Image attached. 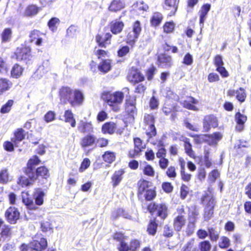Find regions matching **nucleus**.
I'll list each match as a JSON object with an SVG mask.
<instances>
[{"label":"nucleus","mask_w":251,"mask_h":251,"mask_svg":"<svg viewBox=\"0 0 251 251\" xmlns=\"http://www.w3.org/2000/svg\"><path fill=\"white\" fill-rule=\"evenodd\" d=\"M95 143V138L92 135H87L82 138L80 145L83 147H87L93 145Z\"/></svg>","instance_id":"obj_35"},{"label":"nucleus","mask_w":251,"mask_h":251,"mask_svg":"<svg viewBox=\"0 0 251 251\" xmlns=\"http://www.w3.org/2000/svg\"><path fill=\"white\" fill-rule=\"evenodd\" d=\"M202 201L206 203L204 210L214 211L215 201V200L211 196L206 195L204 196L202 199Z\"/></svg>","instance_id":"obj_24"},{"label":"nucleus","mask_w":251,"mask_h":251,"mask_svg":"<svg viewBox=\"0 0 251 251\" xmlns=\"http://www.w3.org/2000/svg\"><path fill=\"white\" fill-rule=\"evenodd\" d=\"M17 183L22 187L27 186L31 184L28 179L25 176H21L19 177Z\"/></svg>","instance_id":"obj_57"},{"label":"nucleus","mask_w":251,"mask_h":251,"mask_svg":"<svg viewBox=\"0 0 251 251\" xmlns=\"http://www.w3.org/2000/svg\"><path fill=\"white\" fill-rule=\"evenodd\" d=\"M23 69L18 64H15L11 71V75L12 77L17 78L22 74Z\"/></svg>","instance_id":"obj_39"},{"label":"nucleus","mask_w":251,"mask_h":251,"mask_svg":"<svg viewBox=\"0 0 251 251\" xmlns=\"http://www.w3.org/2000/svg\"><path fill=\"white\" fill-rule=\"evenodd\" d=\"M102 158L104 161L111 163L115 160V153L111 151H106L102 155Z\"/></svg>","instance_id":"obj_45"},{"label":"nucleus","mask_w":251,"mask_h":251,"mask_svg":"<svg viewBox=\"0 0 251 251\" xmlns=\"http://www.w3.org/2000/svg\"><path fill=\"white\" fill-rule=\"evenodd\" d=\"M11 36V30L10 28H6L2 33L1 37L3 42L8 41Z\"/></svg>","instance_id":"obj_59"},{"label":"nucleus","mask_w":251,"mask_h":251,"mask_svg":"<svg viewBox=\"0 0 251 251\" xmlns=\"http://www.w3.org/2000/svg\"><path fill=\"white\" fill-rule=\"evenodd\" d=\"M148 209L150 213H153L156 211L157 215L163 219L167 216V207L164 204H156L154 203H151L149 205Z\"/></svg>","instance_id":"obj_5"},{"label":"nucleus","mask_w":251,"mask_h":251,"mask_svg":"<svg viewBox=\"0 0 251 251\" xmlns=\"http://www.w3.org/2000/svg\"><path fill=\"white\" fill-rule=\"evenodd\" d=\"M176 110L175 106L174 104L171 105L170 101L166 100L164 105L162 108V111L166 115H168L171 113L173 111Z\"/></svg>","instance_id":"obj_41"},{"label":"nucleus","mask_w":251,"mask_h":251,"mask_svg":"<svg viewBox=\"0 0 251 251\" xmlns=\"http://www.w3.org/2000/svg\"><path fill=\"white\" fill-rule=\"evenodd\" d=\"M159 65L162 68H169L172 65V59L171 56L166 54H161L158 56Z\"/></svg>","instance_id":"obj_12"},{"label":"nucleus","mask_w":251,"mask_h":251,"mask_svg":"<svg viewBox=\"0 0 251 251\" xmlns=\"http://www.w3.org/2000/svg\"><path fill=\"white\" fill-rule=\"evenodd\" d=\"M149 182L148 181L143 180H140L138 182V197H142L149 188Z\"/></svg>","instance_id":"obj_28"},{"label":"nucleus","mask_w":251,"mask_h":251,"mask_svg":"<svg viewBox=\"0 0 251 251\" xmlns=\"http://www.w3.org/2000/svg\"><path fill=\"white\" fill-rule=\"evenodd\" d=\"M101 98L111 109L115 112H118L120 110V105L123 102L124 94L120 91L114 93L104 92L102 94Z\"/></svg>","instance_id":"obj_1"},{"label":"nucleus","mask_w":251,"mask_h":251,"mask_svg":"<svg viewBox=\"0 0 251 251\" xmlns=\"http://www.w3.org/2000/svg\"><path fill=\"white\" fill-rule=\"evenodd\" d=\"M124 174V171L122 170H118L116 171L112 176L111 183L114 187H116L119 184L123 179V175Z\"/></svg>","instance_id":"obj_29"},{"label":"nucleus","mask_w":251,"mask_h":251,"mask_svg":"<svg viewBox=\"0 0 251 251\" xmlns=\"http://www.w3.org/2000/svg\"><path fill=\"white\" fill-rule=\"evenodd\" d=\"M135 100L133 99L126 100L125 109L129 114H133L136 112Z\"/></svg>","instance_id":"obj_30"},{"label":"nucleus","mask_w":251,"mask_h":251,"mask_svg":"<svg viewBox=\"0 0 251 251\" xmlns=\"http://www.w3.org/2000/svg\"><path fill=\"white\" fill-rule=\"evenodd\" d=\"M128 80L133 83H138L144 80V77L136 70H132L127 76Z\"/></svg>","instance_id":"obj_16"},{"label":"nucleus","mask_w":251,"mask_h":251,"mask_svg":"<svg viewBox=\"0 0 251 251\" xmlns=\"http://www.w3.org/2000/svg\"><path fill=\"white\" fill-rule=\"evenodd\" d=\"M235 120L238 125L236 126V129L238 131L242 130L243 128V125L247 120V117L244 115L238 112L235 115Z\"/></svg>","instance_id":"obj_33"},{"label":"nucleus","mask_w":251,"mask_h":251,"mask_svg":"<svg viewBox=\"0 0 251 251\" xmlns=\"http://www.w3.org/2000/svg\"><path fill=\"white\" fill-rule=\"evenodd\" d=\"M222 137V134L219 132H217L212 134H204L197 136L195 141L198 144L206 142L209 145H216L218 142L221 140Z\"/></svg>","instance_id":"obj_2"},{"label":"nucleus","mask_w":251,"mask_h":251,"mask_svg":"<svg viewBox=\"0 0 251 251\" xmlns=\"http://www.w3.org/2000/svg\"><path fill=\"white\" fill-rule=\"evenodd\" d=\"M77 128L80 132L84 133L91 132L93 127L91 123L81 121L78 123Z\"/></svg>","instance_id":"obj_25"},{"label":"nucleus","mask_w":251,"mask_h":251,"mask_svg":"<svg viewBox=\"0 0 251 251\" xmlns=\"http://www.w3.org/2000/svg\"><path fill=\"white\" fill-rule=\"evenodd\" d=\"M117 128L116 124L113 122H108L102 126V131L103 133L113 134Z\"/></svg>","instance_id":"obj_32"},{"label":"nucleus","mask_w":251,"mask_h":251,"mask_svg":"<svg viewBox=\"0 0 251 251\" xmlns=\"http://www.w3.org/2000/svg\"><path fill=\"white\" fill-rule=\"evenodd\" d=\"M60 97L62 102L65 103L68 101L74 105L73 92L70 88L67 87L62 88L60 91Z\"/></svg>","instance_id":"obj_7"},{"label":"nucleus","mask_w":251,"mask_h":251,"mask_svg":"<svg viewBox=\"0 0 251 251\" xmlns=\"http://www.w3.org/2000/svg\"><path fill=\"white\" fill-rule=\"evenodd\" d=\"M25 130L22 128L17 129L14 133V137L11 139V141L14 143L15 147L18 146L19 142L25 138Z\"/></svg>","instance_id":"obj_21"},{"label":"nucleus","mask_w":251,"mask_h":251,"mask_svg":"<svg viewBox=\"0 0 251 251\" xmlns=\"http://www.w3.org/2000/svg\"><path fill=\"white\" fill-rule=\"evenodd\" d=\"M40 160L36 156L31 158L27 163V167L25 170V174L28 177H35V166L38 164Z\"/></svg>","instance_id":"obj_8"},{"label":"nucleus","mask_w":251,"mask_h":251,"mask_svg":"<svg viewBox=\"0 0 251 251\" xmlns=\"http://www.w3.org/2000/svg\"><path fill=\"white\" fill-rule=\"evenodd\" d=\"M23 202L27 206V208L29 210H36L38 207L34 203L33 201L31 198L28 197L27 193H23L22 195Z\"/></svg>","instance_id":"obj_22"},{"label":"nucleus","mask_w":251,"mask_h":251,"mask_svg":"<svg viewBox=\"0 0 251 251\" xmlns=\"http://www.w3.org/2000/svg\"><path fill=\"white\" fill-rule=\"evenodd\" d=\"M148 128L146 129V133L149 138H151L154 136L156 134V128L154 125H151L148 126Z\"/></svg>","instance_id":"obj_62"},{"label":"nucleus","mask_w":251,"mask_h":251,"mask_svg":"<svg viewBox=\"0 0 251 251\" xmlns=\"http://www.w3.org/2000/svg\"><path fill=\"white\" fill-rule=\"evenodd\" d=\"M20 213L18 209L14 206L9 207L5 212V217L8 223L15 224L19 219Z\"/></svg>","instance_id":"obj_6"},{"label":"nucleus","mask_w":251,"mask_h":251,"mask_svg":"<svg viewBox=\"0 0 251 251\" xmlns=\"http://www.w3.org/2000/svg\"><path fill=\"white\" fill-rule=\"evenodd\" d=\"M64 116L65 122L70 123L71 126L73 127L75 126V121L74 118L73 114L71 111L69 110L65 111Z\"/></svg>","instance_id":"obj_40"},{"label":"nucleus","mask_w":251,"mask_h":251,"mask_svg":"<svg viewBox=\"0 0 251 251\" xmlns=\"http://www.w3.org/2000/svg\"><path fill=\"white\" fill-rule=\"evenodd\" d=\"M143 195L147 201H151L155 198L156 193L154 190L149 189H148L146 192Z\"/></svg>","instance_id":"obj_53"},{"label":"nucleus","mask_w":251,"mask_h":251,"mask_svg":"<svg viewBox=\"0 0 251 251\" xmlns=\"http://www.w3.org/2000/svg\"><path fill=\"white\" fill-rule=\"evenodd\" d=\"M125 7V3L122 0H113L111 2L108 9L111 12H117Z\"/></svg>","instance_id":"obj_17"},{"label":"nucleus","mask_w":251,"mask_h":251,"mask_svg":"<svg viewBox=\"0 0 251 251\" xmlns=\"http://www.w3.org/2000/svg\"><path fill=\"white\" fill-rule=\"evenodd\" d=\"M198 103V100L192 97H188L187 100H184L180 102V103L184 107L194 111H197L198 110V109L196 106L192 104V103L197 104Z\"/></svg>","instance_id":"obj_19"},{"label":"nucleus","mask_w":251,"mask_h":251,"mask_svg":"<svg viewBox=\"0 0 251 251\" xmlns=\"http://www.w3.org/2000/svg\"><path fill=\"white\" fill-rule=\"evenodd\" d=\"M73 97L74 103V105L76 104L80 103L83 100V96L82 93L78 90H75L73 93Z\"/></svg>","instance_id":"obj_47"},{"label":"nucleus","mask_w":251,"mask_h":251,"mask_svg":"<svg viewBox=\"0 0 251 251\" xmlns=\"http://www.w3.org/2000/svg\"><path fill=\"white\" fill-rule=\"evenodd\" d=\"M94 54L99 59H103V58L108 56L107 51L103 50L100 49L97 47H96L95 49Z\"/></svg>","instance_id":"obj_50"},{"label":"nucleus","mask_w":251,"mask_h":251,"mask_svg":"<svg viewBox=\"0 0 251 251\" xmlns=\"http://www.w3.org/2000/svg\"><path fill=\"white\" fill-rule=\"evenodd\" d=\"M14 101L13 100H10L1 107L0 112L2 113H6L10 111Z\"/></svg>","instance_id":"obj_54"},{"label":"nucleus","mask_w":251,"mask_h":251,"mask_svg":"<svg viewBox=\"0 0 251 251\" xmlns=\"http://www.w3.org/2000/svg\"><path fill=\"white\" fill-rule=\"evenodd\" d=\"M164 8L170 11L168 14L169 16L174 15L177 9L176 0H165Z\"/></svg>","instance_id":"obj_14"},{"label":"nucleus","mask_w":251,"mask_h":251,"mask_svg":"<svg viewBox=\"0 0 251 251\" xmlns=\"http://www.w3.org/2000/svg\"><path fill=\"white\" fill-rule=\"evenodd\" d=\"M236 95L237 99L241 101H244L246 95L244 89L240 88L238 90H230L228 92V95L230 96H233Z\"/></svg>","instance_id":"obj_20"},{"label":"nucleus","mask_w":251,"mask_h":251,"mask_svg":"<svg viewBox=\"0 0 251 251\" xmlns=\"http://www.w3.org/2000/svg\"><path fill=\"white\" fill-rule=\"evenodd\" d=\"M210 8V5L209 4H206L202 6L201 10L200 12V24H203L205 19L208 12L209 11Z\"/></svg>","instance_id":"obj_37"},{"label":"nucleus","mask_w":251,"mask_h":251,"mask_svg":"<svg viewBox=\"0 0 251 251\" xmlns=\"http://www.w3.org/2000/svg\"><path fill=\"white\" fill-rule=\"evenodd\" d=\"M59 20L57 18H51L48 22V25L52 31L56 29L57 25L59 24Z\"/></svg>","instance_id":"obj_55"},{"label":"nucleus","mask_w":251,"mask_h":251,"mask_svg":"<svg viewBox=\"0 0 251 251\" xmlns=\"http://www.w3.org/2000/svg\"><path fill=\"white\" fill-rule=\"evenodd\" d=\"M38 8L34 5H31L27 7L24 12V16L32 17L37 14Z\"/></svg>","instance_id":"obj_38"},{"label":"nucleus","mask_w":251,"mask_h":251,"mask_svg":"<svg viewBox=\"0 0 251 251\" xmlns=\"http://www.w3.org/2000/svg\"><path fill=\"white\" fill-rule=\"evenodd\" d=\"M29 247L36 251H42L47 247V241L44 238H41L39 240H34L29 243Z\"/></svg>","instance_id":"obj_10"},{"label":"nucleus","mask_w":251,"mask_h":251,"mask_svg":"<svg viewBox=\"0 0 251 251\" xmlns=\"http://www.w3.org/2000/svg\"><path fill=\"white\" fill-rule=\"evenodd\" d=\"M177 215L174 219L173 226L174 229L179 231L184 226L186 223V213L184 208L181 206L177 209Z\"/></svg>","instance_id":"obj_3"},{"label":"nucleus","mask_w":251,"mask_h":251,"mask_svg":"<svg viewBox=\"0 0 251 251\" xmlns=\"http://www.w3.org/2000/svg\"><path fill=\"white\" fill-rule=\"evenodd\" d=\"M12 86V83L6 78H0V95L9 90Z\"/></svg>","instance_id":"obj_26"},{"label":"nucleus","mask_w":251,"mask_h":251,"mask_svg":"<svg viewBox=\"0 0 251 251\" xmlns=\"http://www.w3.org/2000/svg\"><path fill=\"white\" fill-rule=\"evenodd\" d=\"M143 172L145 175L153 176L154 174V171L153 168L149 165H146L143 168Z\"/></svg>","instance_id":"obj_60"},{"label":"nucleus","mask_w":251,"mask_h":251,"mask_svg":"<svg viewBox=\"0 0 251 251\" xmlns=\"http://www.w3.org/2000/svg\"><path fill=\"white\" fill-rule=\"evenodd\" d=\"M41 228L43 232H48L52 230L51 224L48 221L43 222L41 223Z\"/></svg>","instance_id":"obj_63"},{"label":"nucleus","mask_w":251,"mask_h":251,"mask_svg":"<svg viewBox=\"0 0 251 251\" xmlns=\"http://www.w3.org/2000/svg\"><path fill=\"white\" fill-rule=\"evenodd\" d=\"M30 55V50L27 48H23L22 49H18L13 57L20 61L26 60L28 58Z\"/></svg>","instance_id":"obj_11"},{"label":"nucleus","mask_w":251,"mask_h":251,"mask_svg":"<svg viewBox=\"0 0 251 251\" xmlns=\"http://www.w3.org/2000/svg\"><path fill=\"white\" fill-rule=\"evenodd\" d=\"M184 148L185 152L189 156L193 157L194 156L195 153L192 148V145L189 142L188 139H186L184 141Z\"/></svg>","instance_id":"obj_46"},{"label":"nucleus","mask_w":251,"mask_h":251,"mask_svg":"<svg viewBox=\"0 0 251 251\" xmlns=\"http://www.w3.org/2000/svg\"><path fill=\"white\" fill-rule=\"evenodd\" d=\"M99 70L104 73L109 72L111 68V61L110 59H104L100 63Z\"/></svg>","instance_id":"obj_34"},{"label":"nucleus","mask_w":251,"mask_h":251,"mask_svg":"<svg viewBox=\"0 0 251 251\" xmlns=\"http://www.w3.org/2000/svg\"><path fill=\"white\" fill-rule=\"evenodd\" d=\"M90 165V160L87 158H84L81 163V166L79 169L80 172H83L86 169H87Z\"/></svg>","instance_id":"obj_61"},{"label":"nucleus","mask_w":251,"mask_h":251,"mask_svg":"<svg viewBox=\"0 0 251 251\" xmlns=\"http://www.w3.org/2000/svg\"><path fill=\"white\" fill-rule=\"evenodd\" d=\"M218 246L221 249H226L230 246V241L226 236H222L218 243Z\"/></svg>","instance_id":"obj_42"},{"label":"nucleus","mask_w":251,"mask_h":251,"mask_svg":"<svg viewBox=\"0 0 251 251\" xmlns=\"http://www.w3.org/2000/svg\"><path fill=\"white\" fill-rule=\"evenodd\" d=\"M208 230L210 240L212 242H216L219 238L220 230L217 228L211 227L208 228Z\"/></svg>","instance_id":"obj_36"},{"label":"nucleus","mask_w":251,"mask_h":251,"mask_svg":"<svg viewBox=\"0 0 251 251\" xmlns=\"http://www.w3.org/2000/svg\"><path fill=\"white\" fill-rule=\"evenodd\" d=\"M124 26L122 22L114 21H112L110 24V31L114 34L120 33Z\"/></svg>","instance_id":"obj_23"},{"label":"nucleus","mask_w":251,"mask_h":251,"mask_svg":"<svg viewBox=\"0 0 251 251\" xmlns=\"http://www.w3.org/2000/svg\"><path fill=\"white\" fill-rule=\"evenodd\" d=\"M196 228V223L193 222L189 221L187 226L184 230L186 235L188 236H191L194 232Z\"/></svg>","instance_id":"obj_44"},{"label":"nucleus","mask_w":251,"mask_h":251,"mask_svg":"<svg viewBox=\"0 0 251 251\" xmlns=\"http://www.w3.org/2000/svg\"><path fill=\"white\" fill-rule=\"evenodd\" d=\"M43 34L37 30H33L29 34L30 42L37 46H41L43 41Z\"/></svg>","instance_id":"obj_15"},{"label":"nucleus","mask_w":251,"mask_h":251,"mask_svg":"<svg viewBox=\"0 0 251 251\" xmlns=\"http://www.w3.org/2000/svg\"><path fill=\"white\" fill-rule=\"evenodd\" d=\"M157 226V224L154 221H151L147 228L148 233L151 235H154L156 232Z\"/></svg>","instance_id":"obj_48"},{"label":"nucleus","mask_w":251,"mask_h":251,"mask_svg":"<svg viewBox=\"0 0 251 251\" xmlns=\"http://www.w3.org/2000/svg\"><path fill=\"white\" fill-rule=\"evenodd\" d=\"M141 31V27L139 21H136L133 25L132 29L130 30L127 35V43L133 45L138 38Z\"/></svg>","instance_id":"obj_4"},{"label":"nucleus","mask_w":251,"mask_h":251,"mask_svg":"<svg viewBox=\"0 0 251 251\" xmlns=\"http://www.w3.org/2000/svg\"><path fill=\"white\" fill-rule=\"evenodd\" d=\"M220 173L217 170L212 171L208 176V180L211 183H214L216 179L219 176Z\"/></svg>","instance_id":"obj_56"},{"label":"nucleus","mask_w":251,"mask_h":251,"mask_svg":"<svg viewBox=\"0 0 251 251\" xmlns=\"http://www.w3.org/2000/svg\"><path fill=\"white\" fill-rule=\"evenodd\" d=\"M111 37L112 35L110 33H106L104 37L98 34L96 37V40L100 47L105 48L107 45L110 44Z\"/></svg>","instance_id":"obj_13"},{"label":"nucleus","mask_w":251,"mask_h":251,"mask_svg":"<svg viewBox=\"0 0 251 251\" xmlns=\"http://www.w3.org/2000/svg\"><path fill=\"white\" fill-rule=\"evenodd\" d=\"M218 125L217 118L214 116L208 115L205 117L203 122V127L205 132H208L211 127H216Z\"/></svg>","instance_id":"obj_9"},{"label":"nucleus","mask_w":251,"mask_h":251,"mask_svg":"<svg viewBox=\"0 0 251 251\" xmlns=\"http://www.w3.org/2000/svg\"><path fill=\"white\" fill-rule=\"evenodd\" d=\"M162 18V15L160 13H154L151 19V24L155 26L158 25L161 23Z\"/></svg>","instance_id":"obj_43"},{"label":"nucleus","mask_w":251,"mask_h":251,"mask_svg":"<svg viewBox=\"0 0 251 251\" xmlns=\"http://www.w3.org/2000/svg\"><path fill=\"white\" fill-rule=\"evenodd\" d=\"M44 192L41 189H36L33 194L36 205H41L44 202Z\"/></svg>","instance_id":"obj_27"},{"label":"nucleus","mask_w":251,"mask_h":251,"mask_svg":"<svg viewBox=\"0 0 251 251\" xmlns=\"http://www.w3.org/2000/svg\"><path fill=\"white\" fill-rule=\"evenodd\" d=\"M140 246V242L136 239L132 240L129 245L130 251H136Z\"/></svg>","instance_id":"obj_58"},{"label":"nucleus","mask_w":251,"mask_h":251,"mask_svg":"<svg viewBox=\"0 0 251 251\" xmlns=\"http://www.w3.org/2000/svg\"><path fill=\"white\" fill-rule=\"evenodd\" d=\"M8 173L7 169H2L0 171V183H6L8 181Z\"/></svg>","instance_id":"obj_51"},{"label":"nucleus","mask_w":251,"mask_h":251,"mask_svg":"<svg viewBox=\"0 0 251 251\" xmlns=\"http://www.w3.org/2000/svg\"><path fill=\"white\" fill-rule=\"evenodd\" d=\"M211 248V245L209 241L205 240L199 244V251H209Z\"/></svg>","instance_id":"obj_49"},{"label":"nucleus","mask_w":251,"mask_h":251,"mask_svg":"<svg viewBox=\"0 0 251 251\" xmlns=\"http://www.w3.org/2000/svg\"><path fill=\"white\" fill-rule=\"evenodd\" d=\"M144 122L147 124V126H149L154 125V117L150 114H147L144 117Z\"/></svg>","instance_id":"obj_64"},{"label":"nucleus","mask_w":251,"mask_h":251,"mask_svg":"<svg viewBox=\"0 0 251 251\" xmlns=\"http://www.w3.org/2000/svg\"><path fill=\"white\" fill-rule=\"evenodd\" d=\"M165 95L168 99L167 100H169L170 101V100H173L176 101L179 100L178 96L176 94L174 93L170 89H166Z\"/></svg>","instance_id":"obj_52"},{"label":"nucleus","mask_w":251,"mask_h":251,"mask_svg":"<svg viewBox=\"0 0 251 251\" xmlns=\"http://www.w3.org/2000/svg\"><path fill=\"white\" fill-rule=\"evenodd\" d=\"M49 176V171L45 167H40L35 169V177H29L31 181H33L41 176L42 178H47Z\"/></svg>","instance_id":"obj_18"},{"label":"nucleus","mask_w":251,"mask_h":251,"mask_svg":"<svg viewBox=\"0 0 251 251\" xmlns=\"http://www.w3.org/2000/svg\"><path fill=\"white\" fill-rule=\"evenodd\" d=\"M195 244V239H190L183 246L181 251H199V249Z\"/></svg>","instance_id":"obj_31"}]
</instances>
